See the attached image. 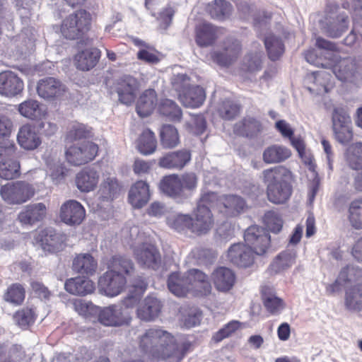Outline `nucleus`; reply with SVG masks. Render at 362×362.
<instances>
[{
    "mask_svg": "<svg viewBox=\"0 0 362 362\" xmlns=\"http://www.w3.org/2000/svg\"><path fill=\"white\" fill-rule=\"evenodd\" d=\"M142 352L156 360L180 362L191 346L189 342H177L175 337L160 327H151L139 337Z\"/></svg>",
    "mask_w": 362,
    "mask_h": 362,
    "instance_id": "1",
    "label": "nucleus"
},
{
    "mask_svg": "<svg viewBox=\"0 0 362 362\" xmlns=\"http://www.w3.org/2000/svg\"><path fill=\"white\" fill-rule=\"evenodd\" d=\"M268 200L275 204L286 203L293 193L291 171L284 165H277L262 172Z\"/></svg>",
    "mask_w": 362,
    "mask_h": 362,
    "instance_id": "2",
    "label": "nucleus"
},
{
    "mask_svg": "<svg viewBox=\"0 0 362 362\" xmlns=\"http://www.w3.org/2000/svg\"><path fill=\"white\" fill-rule=\"evenodd\" d=\"M215 199L216 194L214 192H208L201 197L193 211L194 218H192V233L202 235L212 228L214 219L210 208Z\"/></svg>",
    "mask_w": 362,
    "mask_h": 362,
    "instance_id": "3",
    "label": "nucleus"
},
{
    "mask_svg": "<svg viewBox=\"0 0 362 362\" xmlns=\"http://www.w3.org/2000/svg\"><path fill=\"white\" fill-rule=\"evenodd\" d=\"M91 14L84 9H80L63 20L60 30L66 39L78 40L87 35L91 28Z\"/></svg>",
    "mask_w": 362,
    "mask_h": 362,
    "instance_id": "4",
    "label": "nucleus"
},
{
    "mask_svg": "<svg viewBox=\"0 0 362 362\" xmlns=\"http://www.w3.org/2000/svg\"><path fill=\"white\" fill-rule=\"evenodd\" d=\"M35 194L33 186L22 180L8 182L2 185L0 194L8 204L20 205L31 199Z\"/></svg>",
    "mask_w": 362,
    "mask_h": 362,
    "instance_id": "5",
    "label": "nucleus"
},
{
    "mask_svg": "<svg viewBox=\"0 0 362 362\" xmlns=\"http://www.w3.org/2000/svg\"><path fill=\"white\" fill-rule=\"evenodd\" d=\"M179 81L184 83V76H177L173 82V86L177 92L178 100L182 105L189 108H198L202 106L206 99L205 90L198 85H180Z\"/></svg>",
    "mask_w": 362,
    "mask_h": 362,
    "instance_id": "6",
    "label": "nucleus"
},
{
    "mask_svg": "<svg viewBox=\"0 0 362 362\" xmlns=\"http://www.w3.org/2000/svg\"><path fill=\"white\" fill-rule=\"evenodd\" d=\"M98 144L85 141L67 147L65 151V158L69 164L80 166L93 161L98 156Z\"/></svg>",
    "mask_w": 362,
    "mask_h": 362,
    "instance_id": "7",
    "label": "nucleus"
},
{
    "mask_svg": "<svg viewBox=\"0 0 362 362\" xmlns=\"http://www.w3.org/2000/svg\"><path fill=\"white\" fill-rule=\"evenodd\" d=\"M17 148L13 141H6L0 147V177L12 180L20 176V163L16 160Z\"/></svg>",
    "mask_w": 362,
    "mask_h": 362,
    "instance_id": "8",
    "label": "nucleus"
},
{
    "mask_svg": "<svg viewBox=\"0 0 362 362\" xmlns=\"http://www.w3.org/2000/svg\"><path fill=\"white\" fill-rule=\"evenodd\" d=\"M244 241L251 248L254 255H264L271 245V236L265 228L251 226L244 233Z\"/></svg>",
    "mask_w": 362,
    "mask_h": 362,
    "instance_id": "9",
    "label": "nucleus"
},
{
    "mask_svg": "<svg viewBox=\"0 0 362 362\" xmlns=\"http://www.w3.org/2000/svg\"><path fill=\"white\" fill-rule=\"evenodd\" d=\"M132 317L127 308L122 306L112 305L103 308L98 315L99 322L109 327H118L129 325Z\"/></svg>",
    "mask_w": 362,
    "mask_h": 362,
    "instance_id": "10",
    "label": "nucleus"
},
{
    "mask_svg": "<svg viewBox=\"0 0 362 362\" xmlns=\"http://www.w3.org/2000/svg\"><path fill=\"white\" fill-rule=\"evenodd\" d=\"M134 256L138 264L144 268L157 270L161 265V255L154 245L142 244L134 250Z\"/></svg>",
    "mask_w": 362,
    "mask_h": 362,
    "instance_id": "11",
    "label": "nucleus"
},
{
    "mask_svg": "<svg viewBox=\"0 0 362 362\" xmlns=\"http://www.w3.org/2000/svg\"><path fill=\"white\" fill-rule=\"evenodd\" d=\"M255 255L246 243H234L227 251V259L233 265L240 268H247L255 262Z\"/></svg>",
    "mask_w": 362,
    "mask_h": 362,
    "instance_id": "12",
    "label": "nucleus"
},
{
    "mask_svg": "<svg viewBox=\"0 0 362 362\" xmlns=\"http://www.w3.org/2000/svg\"><path fill=\"white\" fill-rule=\"evenodd\" d=\"M191 151L186 148L165 153L159 158V167L168 170H182L191 160Z\"/></svg>",
    "mask_w": 362,
    "mask_h": 362,
    "instance_id": "13",
    "label": "nucleus"
},
{
    "mask_svg": "<svg viewBox=\"0 0 362 362\" xmlns=\"http://www.w3.org/2000/svg\"><path fill=\"white\" fill-rule=\"evenodd\" d=\"M36 240L42 248L49 252H57L63 250L66 236L52 228H45L40 231Z\"/></svg>",
    "mask_w": 362,
    "mask_h": 362,
    "instance_id": "14",
    "label": "nucleus"
},
{
    "mask_svg": "<svg viewBox=\"0 0 362 362\" xmlns=\"http://www.w3.org/2000/svg\"><path fill=\"white\" fill-rule=\"evenodd\" d=\"M59 217L67 225H79L86 217V210L80 202L70 199L61 206Z\"/></svg>",
    "mask_w": 362,
    "mask_h": 362,
    "instance_id": "15",
    "label": "nucleus"
},
{
    "mask_svg": "<svg viewBox=\"0 0 362 362\" xmlns=\"http://www.w3.org/2000/svg\"><path fill=\"white\" fill-rule=\"evenodd\" d=\"M222 52L211 53V59L217 64L222 66H228L235 62L241 52V44L237 40L227 39L223 42Z\"/></svg>",
    "mask_w": 362,
    "mask_h": 362,
    "instance_id": "16",
    "label": "nucleus"
},
{
    "mask_svg": "<svg viewBox=\"0 0 362 362\" xmlns=\"http://www.w3.org/2000/svg\"><path fill=\"white\" fill-rule=\"evenodd\" d=\"M332 71L339 80L345 82H354L360 75L358 62L349 57L338 60L332 66Z\"/></svg>",
    "mask_w": 362,
    "mask_h": 362,
    "instance_id": "17",
    "label": "nucleus"
},
{
    "mask_svg": "<svg viewBox=\"0 0 362 362\" xmlns=\"http://www.w3.org/2000/svg\"><path fill=\"white\" fill-rule=\"evenodd\" d=\"M127 279L122 275L107 270L98 280V286L108 296L119 295L125 288Z\"/></svg>",
    "mask_w": 362,
    "mask_h": 362,
    "instance_id": "18",
    "label": "nucleus"
},
{
    "mask_svg": "<svg viewBox=\"0 0 362 362\" xmlns=\"http://www.w3.org/2000/svg\"><path fill=\"white\" fill-rule=\"evenodd\" d=\"M308 89L310 93L325 94L334 87L331 74L325 71H314L306 76Z\"/></svg>",
    "mask_w": 362,
    "mask_h": 362,
    "instance_id": "19",
    "label": "nucleus"
},
{
    "mask_svg": "<svg viewBox=\"0 0 362 362\" xmlns=\"http://www.w3.org/2000/svg\"><path fill=\"white\" fill-rule=\"evenodd\" d=\"M222 29L209 23H202L195 26L194 40L200 47L213 45L222 34Z\"/></svg>",
    "mask_w": 362,
    "mask_h": 362,
    "instance_id": "20",
    "label": "nucleus"
},
{
    "mask_svg": "<svg viewBox=\"0 0 362 362\" xmlns=\"http://www.w3.org/2000/svg\"><path fill=\"white\" fill-rule=\"evenodd\" d=\"M65 92L62 83L54 78L46 77L40 79L37 86L38 95L47 100H52L61 97Z\"/></svg>",
    "mask_w": 362,
    "mask_h": 362,
    "instance_id": "21",
    "label": "nucleus"
},
{
    "mask_svg": "<svg viewBox=\"0 0 362 362\" xmlns=\"http://www.w3.org/2000/svg\"><path fill=\"white\" fill-rule=\"evenodd\" d=\"M24 88L23 80L11 71L0 73V94L14 97L21 93Z\"/></svg>",
    "mask_w": 362,
    "mask_h": 362,
    "instance_id": "22",
    "label": "nucleus"
},
{
    "mask_svg": "<svg viewBox=\"0 0 362 362\" xmlns=\"http://www.w3.org/2000/svg\"><path fill=\"white\" fill-rule=\"evenodd\" d=\"M47 209L44 203L25 206L18 214V220L22 225L33 226L42 221L47 216Z\"/></svg>",
    "mask_w": 362,
    "mask_h": 362,
    "instance_id": "23",
    "label": "nucleus"
},
{
    "mask_svg": "<svg viewBox=\"0 0 362 362\" xmlns=\"http://www.w3.org/2000/svg\"><path fill=\"white\" fill-rule=\"evenodd\" d=\"M211 279L217 291L227 293L233 288L236 282V275L231 269L219 267L211 274Z\"/></svg>",
    "mask_w": 362,
    "mask_h": 362,
    "instance_id": "24",
    "label": "nucleus"
},
{
    "mask_svg": "<svg viewBox=\"0 0 362 362\" xmlns=\"http://www.w3.org/2000/svg\"><path fill=\"white\" fill-rule=\"evenodd\" d=\"M151 193L149 185L143 180L134 183L128 194V202L134 209H141L150 200Z\"/></svg>",
    "mask_w": 362,
    "mask_h": 362,
    "instance_id": "25",
    "label": "nucleus"
},
{
    "mask_svg": "<svg viewBox=\"0 0 362 362\" xmlns=\"http://www.w3.org/2000/svg\"><path fill=\"white\" fill-rule=\"evenodd\" d=\"M185 275L190 283L192 291L197 295L206 296L211 292V285L209 281L208 276L197 269L188 270Z\"/></svg>",
    "mask_w": 362,
    "mask_h": 362,
    "instance_id": "26",
    "label": "nucleus"
},
{
    "mask_svg": "<svg viewBox=\"0 0 362 362\" xmlns=\"http://www.w3.org/2000/svg\"><path fill=\"white\" fill-rule=\"evenodd\" d=\"M136 84V79L130 75H124L117 80L116 91L122 103L130 105L134 102Z\"/></svg>",
    "mask_w": 362,
    "mask_h": 362,
    "instance_id": "27",
    "label": "nucleus"
},
{
    "mask_svg": "<svg viewBox=\"0 0 362 362\" xmlns=\"http://www.w3.org/2000/svg\"><path fill=\"white\" fill-rule=\"evenodd\" d=\"M263 130V125L257 118L247 115L235 123L233 127L235 134L252 138L257 136Z\"/></svg>",
    "mask_w": 362,
    "mask_h": 362,
    "instance_id": "28",
    "label": "nucleus"
},
{
    "mask_svg": "<svg viewBox=\"0 0 362 362\" xmlns=\"http://www.w3.org/2000/svg\"><path fill=\"white\" fill-rule=\"evenodd\" d=\"M163 305L155 297L147 296L137 308V317L143 321L151 322L157 318L161 313Z\"/></svg>",
    "mask_w": 362,
    "mask_h": 362,
    "instance_id": "29",
    "label": "nucleus"
},
{
    "mask_svg": "<svg viewBox=\"0 0 362 362\" xmlns=\"http://www.w3.org/2000/svg\"><path fill=\"white\" fill-rule=\"evenodd\" d=\"M18 144L25 150H34L42 143L41 139L35 131V127L30 124L23 125L17 134Z\"/></svg>",
    "mask_w": 362,
    "mask_h": 362,
    "instance_id": "30",
    "label": "nucleus"
},
{
    "mask_svg": "<svg viewBox=\"0 0 362 362\" xmlns=\"http://www.w3.org/2000/svg\"><path fill=\"white\" fill-rule=\"evenodd\" d=\"M220 209L223 207V212L230 216H235L247 209L245 200L240 196L234 194L223 195L218 199Z\"/></svg>",
    "mask_w": 362,
    "mask_h": 362,
    "instance_id": "31",
    "label": "nucleus"
},
{
    "mask_svg": "<svg viewBox=\"0 0 362 362\" xmlns=\"http://www.w3.org/2000/svg\"><path fill=\"white\" fill-rule=\"evenodd\" d=\"M64 288L71 294L84 296L92 293L95 286L93 281L83 276H76L67 279Z\"/></svg>",
    "mask_w": 362,
    "mask_h": 362,
    "instance_id": "32",
    "label": "nucleus"
},
{
    "mask_svg": "<svg viewBox=\"0 0 362 362\" xmlns=\"http://www.w3.org/2000/svg\"><path fill=\"white\" fill-rule=\"evenodd\" d=\"M101 57V52L96 47L86 49L75 56L76 67L81 71H89L98 63Z\"/></svg>",
    "mask_w": 362,
    "mask_h": 362,
    "instance_id": "33",
    "label": "nucleus"
},
{
    "mask_svg": "<svg viewBox=\"0 0 362 362\" xmlns=\"http://www.w3.org/2000/svg\"><path fill=\"white\" fill-rule=\"evenodd\" d=\"M109 271L123 276L126 279L134 272V264L132 259L124 255L112 256L106 263Z\"/></svg>",
    "mask_w": 362,
    "mask_h": 362,
    "instance_id": "34",
    "label": "nucleus"
},
{
    "mask_svg": "<svg viewBox=\"0 0 362 362\" xmlns=\"http://www.w3.org/2000/svg\"><path fill=\"white\" fill-rule=\"evenodd\" d=\"M72 268L79 274L90 276L95 274L98 262L91 255L80 253L74 257Z\"/></svg>",
    "mask_w": 362,
    "mask_h": 362,
    "instance_id": "35",
    "label": "nucleus"
},
{
    "mask_svg": "<svg viewBox=\"0 0 362 362\" xmlns=\"http://www.w3.org/2000/svg\"><path fill=\"white\" fill-rule=\"evenodd\" d=\"M180 180V175L177 174L165 175L158 184L159 189L171 198L182 199V191L181 190Z\"/></svg>",
    "mask_w": 362,
    "mask_h": 362,
    "instance_id": "36",
    "label": "nucleus"
},
{
    "mask_svg": "<svg viewBox=\"0 0 362 362\" xmlns=\"http://www.w3.org/2000/svg\"><path fill=\"white\" fill-rule=\"evenodd\" d=\"M99 175L98 172L91 168H85L81 170L76 177V184L81 192H90L98 185Z\"/></svg>",
    "mask_w": 362,
    "mask_h": 362,
    "instance_id": "37",
    "label": "nucleus"
},
{
    "mask_svg": "<svg viewBox=\"0 0 362 362\" xmlns=\"http://www.w3.org/2000/svg\"><path fill=\"white\" fill-rule=\"evenodd\" d=\"M157 94L155 90H146L139 97L136 103V112L142 117L150 115L157 103Z\"/></svg>",
    "mask_w": 362,
    "mask_h": 362,
    "instance_id": "38",
    "label": "nucleus"
},
{
    "mask_svg": "<svg viewBox=\"0 0 362 362\" xmlns=\"http://www.w3.org/2000/svg\"><path fill=\"white\" fill-rule=\"evenodd\" d=\"M168 287L169 290L178 297H183L192 291L190 283L187 276L180 272L172 273L168 279Z\"/></svg>",
    "mask_w": 362,
    "mask_h": 362,
    "instance_id": "39",
    "label": "nucleus"
},
{
    "mask_svg": "<svg viewBox=\"0 0 362 362\" xmlns=\"http://www.w3.org/2000/svg\"><path fill=\"white\" fill-rule=\"evenodd\" d=\"M157 145L156 135L149 129H144L136 141L138 151L144 156L153 154L157 149Z\"/></svg>",
    "mask_w": 362,
    "mask_h": 362,
    "instance_id": "40",
    "label": "nucleus"
},
{
    "mask_svg": "<svg viewBox=\"0 0 362 362\" xmlns=\"http://www.w3.org/2000/svg\"><path fill=\"white\" fill-rule=\"evenodd\" d=\"M291 156L289 148L281 145L274 144L268 146L263 152L262 158L268 164L281 163Z\"/></svg>",
    "mask_w": 362,
    "mask_h": 362,
    "instance_id": "41",
    "label": "nucleus"
},
{
    "mask_svg": "<svg viewBox=\"0 0 362 362\" xmlns=\"http://www.w3.org/2000/svg\"><path fill=\"white\" fill-rule=\"evenodd\" d=\"M262 301L267 312L272 315L279 313L284 308V300L277 297L269 286H263L261 290Z\"/></svg>",
    "mask_w": 362,
    "mask_h": 362,
    "instance_id": "42",
    "label": "nucleus"
},
{
    "mask_svg": "<svg viewBox=\"0 0 362 362\" xmlns=\"http://www.w3.org/2000/svg\"><path fill=\"white\" fill-rule=\"evenodd\" d=\"M160 143L164 149L176 148L180 143L177 129L172 124H163L159 132Z\"/></svg>",
    "mask_w": 362,
    "mask_h": 362,
    "instance_id": "43",
    "label": "nucleus"
},
{
    "mask_svg": "<svg viewBox=\"0 0 362 362\" xmlns=\"http://www.w3.org/2000/svg\"><path fill=\"white\" fill-rule=\"evenodd\" d=\"M296 252L293 250H286L280 252L269 266L272 274H278L291 267L296 259Z\"/></svg>",
    "mask_w": 362,
    "mask_h": 362,
    "instance_id": "44",
    "label": "nucleus"
},
{
    "mask_svg": "<svg viewBox=\"0 0 362 362\" xmlns=\"http://www.w3.org/2000/svg\"><path fill=\"white\" fill-rule=\"evenodd\" d=\"M329 18L332 21H329L326 28L327 36L333 38L340 37L348 29V16L340 13L334 16H329Z\"/></svg>",
    "mask_w": 362,
    "mask_h": 362,
    "instance_id": "45",
    "label": "nucleus"
},
{
    "mask_svg": "<svg viewBox=\"0 0 362 362\" xmlns=\"http://www.w3.org/2000/svg\"><path fill=\"white\" fill-rule=\"evenodd\" d=\"M18 111L23 117L32 120L40 119L44 115L40 103L33 99H28L20 103Z\"/></svg>",
    "mask_w": 362,
    "mask_h": 362,
    "instance_id": "46",
    "label": "nucleus"
},
{
    "mask_svg": "<svg viewBox=\"0 0 362 362\" xmlns=\"http://www.w3.org/2000/svg\"><path fill=\"white\" fill-rule=\"evenodd\" d=\"M345 305L351 310H362V283L356 284L346 291Z\"/></svg>",
    "mask_w": 362,
    "mask_h": 362,
    "instance_id": "47",
    "label": "nucleus"
},
{
    "mask_svg": "<svg viewBox=\"0 0 362 362\" xmlns=\"http://www.w3.org/2000/svg\"><path fill=\"white\" fill-rule=\"evenodd\" d=\"M25 288L20 283L11 284L5 291L3 298L6 302L14 305H21L25 298Z\"/></svg>",
    "mask_w": 362,
    "mask_h": 362,
    "instance_id": "48",
    "label": "nucleus"
},
{
    "mask_svg": "<svg viewBox=\"0 0 362 362\" xmlns=\"http://www.w3.org/2000/svg\"><path fill=\"white\" fill-rule=\"evenodd\" d=\"M121 190V186L115 177H107L102 182L99 194L103 201H112Z\"/></svg>",
    "mask_w": 362,
    "mask_h": 362,
    "instance_id": "49",
    "label": "nucleus"
},
{
    "mask_svg": "<svg viewBox=\"0 0 362 362\" xmlns=\"http://www.w3.org/2000/svg\"><path fill=\"white\" fill-rule=\"evenodd\" d=\"M345 159L349 166L356 170L362 169V143L350 145L345 153Z\"/></svg>",
    "mask_w": 362,
    "mask_h": 362,
    "instance_id": "50",
    "label": "nucleus"
},
{
    "mask_svg": "<svg viewBox=\"0 0 362 362\" xmlns=\"http://www.w3.org/2000/svg\"><path fill=\"white\" fill-rule=\"evenodd\" d=\"M264 42L269 58L272 61L278 60L284 52V45L281 39L269 35L264 38Z\"/></svg>",
    "mask_w": 362,
    "mask_h": 362,
    "instance_id": "51",
    "label": "nucleus"
},
{
    "mask_svg": "<svg viewBox=\"0 0 362 362\" xmlns=\"http://www.w3.org/2000/svg\"><path fill=\"white\" fill-rule=\"evenodd\" d=\"M169 227L179 233H192V217L189 214H178L168 219Z\"/></svg>",
    "mask_w": 362,
    "mask_h": 362,
    "instance_id": "52",
    "label": "nucleus"
},
{
    "mask_svg": "<svg viewBox=\"0 0 362 362\" xmlns=\"http://www.w3.org/2000/svg\"><path fill=\"white\" fill-rule=\"evenodd\" d=\"M159 112L173 122H180L182 117L181 108L172 100L165 99L160 103Z\"/></svg>",
    "mask_w": 362,
    "mask_h": 362,
    "instance_id": "53",
    "label": "nucleus"
},
{
    "mask_svg": "<svg viewBox=\"0 0 362 362\" xmlns=\"http://www.w3.org/2000/svg\"><path fill=\"white\" fill-rule=\"evenodd\" d=\"M208 11L212 18L224 20L232 11L230 1H212L207 5Z\"/></svg>",
    "mask_w": 362,
    "mask_h": 362,
    "instance_id": "54",
    "label": "nucleus"
},
{
    "mask_svg": "<svg viewBox=\"0 0 362 362\" xmlns=\"http://www.w3.org/2000/svg\"><path fill=\"white\" fill-rule=\"evenodd\" d=\"M182 199H187L197 187L198 177L194 173H185L180 176Z\"/></svg>",
    "mask_w": 362,
    "mask_h": 362,
    "instance_id": "55",
    "label": "nucleus"
},
{
    "mask_svg": "<svg viewBox=\"0 0 362 362\" xmlns=\"http://www.w3.org/2000/svg\"><path fill=\"white\" fill-rule=\"evenodd\" d=\"M13 318L19 327L26 329L34 323L36 316L33 309L25 307L16 311Z\"/></svg>",
    "mask_w": 362,
    "mask_h": 362,
    "instance_id": "56",
    "label": "nucleus"
},
{
    "mask_svg": "<svg viewBox=\"0 0 362 362\" xmlns=\"http://www.w3.org/2000/svg\"><path fill=\"white\" fill-rule=\"evenodd\" d=\"M349 218L356 229L362 228V199H355L350 204Z\"/></svg>",
    "mask_w": 362,
    "mask_h": 362,
    "instance_id": "57",
    "label": "nucleus"
},
{
    "mask_svg": "<svg viewBox=\"0 0 362 362\" xmlns=\"http://www.w3.org/2000/svg\"><path fill=\"white\" fill-rule=\"evenodd\" d=\"M91 131L83 124L74 123L66 134V140L69 141L87 139L90 136Z\"/></svg>",
    "mask_w": 362,
    "mask_h": 362,
    "instance_id": "58",
    "label": "nucleus"
},
{
    "mask_svg": "<svg viewBox=\"0 0 362 362\" xmlns=\"http://www.w3.org/2000/svg\"><path fill=\"white\" fill-rule=\"evenodd\" d=\"M240 111V106L230 100L223 101L218 109L220 117L226 120L234 119Z\"/></svg>",
    "mask_w": 362,
    "mask_h": 362,
    "instance_id": "59",
    "label": "nucleus"
},
{
    "mask_svg": "<svg viewBox=\"0 0 362 362\" xmlns=\"http://www.w3.org/2000/svg\"><path fill=\"white\" fill-rule=\"evenodd\" d=\"M241 323L238 320H231L212 336V341L215 343L221 342L224 339L230 337L240 328Z\"/></svg>",
    "mask_w": 362,
    "mask_h": 362,
    "instance_id": "60",
    "label": "nucleus"
},
{
    "mask_svg": "<svg viewBox=\"0 0 362 362\" xmlns=\"http://www.w3.org/2000/svg\"><path fill=\"white\" fill-rule=\"evenodd\" d=\"M264 223L272 233H279L283 227V220L281 216L276 211H269L264 214Z\"/></svg>",
    "mask_w": 362,
    "mask_h": 362,
    "instance_id": "61",
    "label": "nucleus"
},
{
    "mask_svg": "<svg viewBox=\"0 0 362 362\" xmlns=\"http://www.w3.org/2000/svg\"><path fill=\"white\" fill-rule=\"evenodd\" d=\"M147 287L148 284L144 279L141 277L136 278L130 290V294L128 296L127 301L130 300L132 303L138 301L146 291Z\"/></svg>",
    "mask_w": 362,
    "mask_h": 362,
    "instance_id": "62",
    "label": "nucleus"
},
{
    "mask_svg": "<svg viewBox=\"0 0 362 362\" xmlns=\"http://www.w3.org/2000/svg\"><path fill=\"white\" fill-rule=\"evenodd\" d=\"M332 128L340 127L346 124H351V120L347 112L344 108L338 107H335L332 116Z\"/></svg>",
    "mask_w": 362,
    "mask_h": 362,
    "instance_id": "63",
    "label": "nucleus"
},
{
    "mask_svg": "<svg viewBox=\"0 0 362 362\" xmlns=\"http://www.w3.org/2000/svg\"><path fill=\"white\" fill-rule=\"evenodd\" d=\"M189 130L195 135H202L206 129V121L202 115H193L192 123H187Z\"/></svg>",
    "mask_w": 362,
    "mask_h": 362,
    "instance_id": "64",
    "label": "nucleus"
}]
</instances>
